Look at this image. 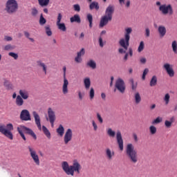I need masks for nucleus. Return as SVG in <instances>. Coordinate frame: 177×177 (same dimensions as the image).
Instances as JSON below:
<instances>
[{"label": "nucleus", "instance_id": "nucleus-1", "mask_svg": "<svg viewBox=\"0 0 177 177\" xmlns=\"http://www.w3.org/2000/svg\"><path fill=\"white\" fill-rule=\"evenodd\" d=\"M61 167L64 172L71 176H74V172L80 174L81 171V165L77 160L73 161V165H68L67 161H64L62 162Z\"/></svg>", "mask_w": 177, "mask_h": 177}, {"label": "nucleus", "instance_id": "nucleus-2", "mask_svg": "<svg viewBox=\"0 0 177 177\" xmlns=\"http://www.w3.org/2000/svg\"><path fill=\"white\" fill-rule=\"evenodd\" d=\"M132 33V28H127L125 29L124 39H120L119 45L123 48H119V53H127L128 48L129 47V39H131V34Z\"/></svg>", "mask_w": 177, "mask_h": 177}, {"label": "nucleus", "instance_id": "nucleus-3", "mask_svg": "<svg viewBox=\"0 0 177 177\" xmlns=\"http://www.w3.org/2000/svg\"><path fill=\"white\" fill-rule=\"evenodd\" d=\"M113 13H114V6H109L105 11V15L102 16L100 21V28H103L104 26L109 24V21L113 20Z\"/></svg>", "mask_w": 177, "mask_h": 177}, {"label": "nucleus", "instance_id": "nucleus-4", "mask_svg": "<svg viewBox=\"0 0 177 177\" xmlns=\"http://www.w3.org/2000/svg\"><path fill=\"white\" fill-rule=\"evenodd\" d=\"M126 156L129 158L130 162L136 164L138 160V151L135 150V147L132 144H128L126 147Z\"/></svg>", "mask_w": 177, "mask_h": 177}, {"label": "nucleus", "instance_id": "nucleus-5", "mask_svg": "<svg viewBox=\"0 0 177 177\" xmlns=\"http://www.w3.org/2000/svg\"><path fill=\"white\" fill-rule=\"evenodd\" d=\"M17 131L19 132L21 138H22V139H24V140H27V138H26V136H24V133H26L27 135H30V136H32V138H33L35 140H37V135L35 134V133H34L32 129L26 126L21 125L18 127L17 128Z\"/></svg>", "mask_w": 177, "mask_h": 177}, {"label": "nucleus", "instance_id": "nucleus-6", "mask_svg": "<svg viewBox=\"0 0 177 177\" xmlns=\"http://www.w3.org/2000/svg\"><path fill=\"white\" fill-rule=\"evenodd\" d=\"M12 131H13V124L12 123H9L6 124H0V132L4 136L10 139V140H13V133H12Z\"/></svg>", "mask_w": 177, "mask_h": 177}, {"label": "nucleus", "instance_id": "nucleus-7", "mask_svg": "<svg viewBox=\"0 0 177 177\" xmlns=\"http://www.w3.org/2000/svg\"><path fill=\"white\" fill-rule=\"evenodd\" d=\"M19 5L16 1H8L6 6V10L8 13L12 14L17 11Z\"/></svg>", "mask_w": 177, "mask_h": 177}, {"label": "nucleus", "instance_id": "nucleus-8", "mask_svg": "<svg viewBox=\"0 0 177 177\" xmlns=\"http://www.w3.org/2000/svg\"><path fill=\"white\" fill-rule=\"evenodd\" d=\"M159 10L162 15H164L165 16H167V15H169V16H172V15H174V8H172V6H171V4L161 5L159 6Z\"/></svg>", "mask_w": 177, "mask_h": 177}, {"label": "nucleus", "instance_id": "nucleus-9", "mask_svg": "<svg viewBox=\"0 0 177 177\" xmlns=\"http://www.w3.org/2000/svg\"><path fill=\"white\" fill-rule=\"evenodd\" d=\"M125 82H124V80L121 78H118L115 84V89H114V92H115V91H118L119 92H120V93H125Z\"/></svg>", "mask_w": 177, "mask_h": 177}, {"label": "nucleus", "instance_id": "nucleus-10", "mask_svg": "<svg viewBox=\"0 0 177 177\" xmlns=\"http://www.w3.org/2000/svg\"><path fill=\"white\" fill-rule=\"evenodd\" d=\"M28 149L29 150L30 157L32 158L35 164H36V165H39V156L37 154V151L30 146L28 147Z\"/></svg>", "mask_w": 177, "mask_h": 177}, {"label": "nucleus", "instance_id": "nucleus-11", "mask_svg": "<svg viewBox=\"0 0 177 177\" xmlns=\"http://www.w3.org/2000/svg\"><path fill=\"white\" fill-rule=\"evenodd\" d=\"M63 71H64V84L62 85V93L64 95H67L68 93V80L67 78H66V66L63 67Z\"/></svg>", "mask_w": 177, "mask_h": 177}, {"label": "nucleus", "instance_id": "nucleus-12", "mask_svg": "<svg viewBox=\"0 0 177 177\" xmlns=\"http://www.w3.org/2000/svg\"><path fill=\"white\" fill-rule=\"evenodd\" d=\"M116 142L120 151H122L124 150V140L122 139V134H121V131H120L116 132Z\"/></svg>", "mask_w": 177, "mask_h": 177}, {"label": "nucleus", "instance_id": "nucleus-13", "mask_svg": "<svg viewBox=\"0 0 177 177\" xmlns=\"http://www.w3.org/2000/svg\"><path fill=\"white\" fill-rule=\"evenodd\" d=\"M48 116L50 124H51V127L52 128H53V127L55 126V121H56V114L55 113L52 108L48 109Z\"/></svg>", "mask_w": 177, "mask_h": 177}, {"label": "nucleus", "instance_id": "nucleus-14", "mask_svg": "<svg viewBox=\"0 0 177 177\" xmlns=\"http://www.w3.org/2000/svg\"><path fill=\"white\" fill-rule=\"evenodd\" d=\"M19 117L21 121H31V115L30 114V111L27 109L22 110Z\"/></svg>", "mask_w": 177, "mask_h": 177}, {"label": "nucleus", "instance_id": "nucleus-15", "mask_svg": "<svg viewBox=\"0 0 177 177\" xmlns=\"http://www.w3.org/2000/svg\"><path fill=\"white\" fill-rule=\"evenodd\" d=\"M71 140H73V130L68 129L64 136V145H68V142Z\"/></svg>", "mask_w": 177, "mask_h": 177}, {"label": "nucleus", "instance_id": "nucleus-16", "mask_svg": "<svg viewBox=\"0 0 177 177\" xmlns=\"http://www.w3.org/2000/svg\"><path fill=\"white\" fill-rule=\"evenodd\" d=\"M163 68L165 69L166 73L168 75L172 78V77L175 76V71H174V68L172 65L169 63H166L163 65Z\"/></svg>", "mask_w": 177, "mask_h": 177}, {"label": "nucleus", "instance_id": "nucleus-17", "mask_svg": "<svg viewBox=\"0 0 177 177\" xmlns=\"http://www.w3.org/2000/svg\"><path fill=\"white\" fill-rule=\"evenodd\" d=\"M32 115L35 118V122L38 128V130L42 131V127L41 126V117H39V115L35 111H32Z\"/></svg>", "mask_w": 177, "mask_h": 177}, {"label": "nucleus", "instance_id": "nucleus-18", "mask_svg": "<svg viewBox=\"0 0 177 177\" xmlns=\"http://www.w3.org/2000/svg\"><path fill=\"white\" fill-rule=\"evenodd\" d=\"M37 66L40 70H41L44 75H46V74H48V65H46L45 62H42L41 60H38L37 61Z\"/></svg>", "mask_w": 177, "mask_h": 177}, {"label": "nucleus", "instance_id": "nucleus-19", "mask_svg": "<svg viewBox=\"0 0 177 177\" xmlns=\"http://www.w3.org/2000/svg\"><path fill=\"white\" fill-rule=\"evenodd\" d=\"M114 156H115V152H114V151L111 150L110 148H106L105 149V157L109 161H111V160L114 158Z\"/></svg>", "mask_w": 177, "mask_h": 177}, {"label": "nucleus", "instance_id": "nucleus-20", "mask_svg": "<svg viewBox=\"0 0 177 177\" xmlns=\"http://www.w3.org/2000/svg\"><path fill=\"white\" fill-rule=\"evenodd\" d=\"M19 93L20 95L19 96L21 97V98L24 99V100H27V99L30 97V93H28V91H27L26 89H20Z\"/></svg>", "mask_w": 177, "mask_h": 177}, {"label": "nucleus", "instance_id": "nucleus-21", "mask_svg": "<svg viewBox=\"0 0 177 177\" xmlns=\"http://www.w3.org/2000/svg\"><path fill=\"white\" fill-rule=\"evenodd\" d=\"M3 86L6 88V89H7V91H12L14 88L13 84H12V82H10V81L8 80H4Z\"/></svg>", "mask_w": 177, "mask_h": 177}, {"label": "nucleus", "instance_id": "nucleus-22", "mask_svg": "<svg viewBox=\"0 0 177 177\" xmlns=\"http://www.w3.org/2000/svg\"><path fill=\"white\" fill-rule=\"evenodd\" d=\"M71 23H77L80 24L81 23V17L79 15H75L73 17L70 18Z\"/></svg>", "mask_w": 177, "mask_h": 177}, {"label": "nucleus", "instance_id": "nucleus-23", "mask_svg": "<svg viewBox=\"0 0 177 177\" xmlns=\"http://www.w3.org/2000/svg\"><path fill=\"white\" fill-rule=\"evenodd\" d=\"M175 122V117L170 118L169 120L165 121V126L166 128H171L172 127V124Z\"/></svg>", "mask_w": 177, "mask_h": 177}, {"label": "nucleus", "instance_id": "nucleus-24", "mask_svg": "<svg viewBox=\"0 0 177 177\" xmlns=\"http://www.w3.org/2000/svg\"><path fill=\"white\" fill-rule=\"evenodd\" d=\"M15 103L17 106L21 107L24 104V100L20 95H17Z\"/></svg>", "mask_w": 177, "mask_h": 177}, {"label": "nucleus", "instance_id": "nucleus-25", "mask_svg": "<svg viewBox=\"0 0 177 177\" xmlns=\"http://www.w3.org/2000/svg\"><path fill=\"white\" fill-rule=\"evenodd\" d=\"M158 31L160 35V37H164L165 34H167V29L165 28V26H160L158 27Z\"/></svg>", "mask_w": 177, "mask_h": 177}, {"label": "nucleus", "instance_id": "nucleus-26", "mask_svg": "<svg viewBox=\"0 0 177 177\" xmlns=\"http://www.w3.org/2000/svg\"><path fill=\"white\" fill-rule=\"evenodd\" d=\"M84 88L88 90L91 88V79L89 77H86L84 80Z\"/></svg>", "mask_w": 177, "mask_h": 177}, {"label": "nucleus", "instance_id": "nucleus-27", "mask_svg": "<svg viewBox=\"0 0 177 177\" xmlns=\"http://www.w3.org/2000/svg\"><path fill=\"white\" fill-rule=\"evenodd\" d=\"M41 129L46 138H48V139H50V132L49 131L48 128H46V127L45 126H42Z\"/></svg>", "mask_w": 177, "mask_h": 177}, {"label": "nucleus", "instance_id": "nucleus-28", "mask_svg": "<svg viewBox=\"0 0 177 177\" xmlns=\"http://www.w3.org/2000/svg\"><path fill=\"white\" fill-rule=\"evenodd\" d=\"M57 133L59 136H63L64 135V127H63V125L60 124L59 127L57 129Z\"/></svg>", "mask_w": 177, "mask_h": 177}, {"label": "nucleus", "instance_id": "nucleus-29", "mask_svg": "<svg viewBox=\"0 0 177 177\" xmlns=\"http://www.w3.org/2000/svg\"><path fill=\"white\" fill-rule=\"evenodd\" d=\"M57 26L61 31L65 32L67 30V28H66V24L64 23L59 22V24H57Z\"/></svg>", "mask_w": 177, "mask_h": 177}, {"label": "nucleus", "instance_id": "nucleus-30", "mask_svg": "<svg viewBox=\"0 0 177 177\" xmlns=\"http://www.w3.org/2000/svg\"><path fill=\"white\" fill-rule=\"evenodd\" d=\"M134 99L136 104H139V103L142 102V97H140V94L139 93H136L134 95Z\"/></svg>", "mask_w": 177, "mask_h": 177}, {"label": "nucleus", "instance_id": "nucleus-31", "mask_svg": "<svg viewBox=\"0 0 177 177\" xmlns=\"http://www.w3.org/2000/svg\"><path fill=\"white\" fill-rule=\"evenodd\" d=\"M149 85L150 86H156L157 85V76L154 75L152 77Z\"/></svg>", "mask_w": 177, "mask_h": 177}, {"label": "nucleus", "instance_id": "nucleus-32", "mask_svg": "<svg viewBox=\"0 0 177 177\" xmlns=\"http://www.w3.org/2000/svg\"><path fill=\"white\" fill-rule=\"evenodd\" d=\"M87 66H88V67H90L91 68H93V70H95V68H96V62L91 59L87 62Z\"/></svg>", "mask_w": 177, "mask_h": 177}, {"label": "nucleus", "instance_id": "nucleus-33", "mask_svg": "<svg viewBox=\"0 0 177 177\" xmlns=\"http://www.w3.org/2000/svg\"><path fill=\"white\" fill-rule=\"evenodd\" d=\"M171 48L174 53L175 55H177V41H173L171 43Z\"/></svg>", "mask_w": 177, "mask_h": 177}, {"label": "nucleus", "instance_id": "nucleus-34", "mask_svg": "<svg viewBox=\"0 0 177 177\" xmlns=\"http://www.w3.org/2000/svg\"><path fill=\"white\" fill-rule=\"evenodd\" d=\"M87 20L89 23V27L90 28H92V23L93 21V17L91 14L87 15Z\"/></svg>", "mask_w": 177, "mask_h": 177}, {"label": "nucleus", "instance_id": "nucleus-35", "mask_svg": "<svg viewBox=\"0 0 177 177\" xmlns=\"http://www.w3.org/2000/svg\"><path fill=\"white\" fill-rule=\"evenodd\" d=\"M45 30L46 35H48V37H52V30L50 29V26H45Z\"/></svg>", "mask_w": 177, "mask_h": 177}, {"label": "nucleus", "instance_id": "nucleus-36", "mask_svg": "<svg viewBox=\"0 0 177 177\" xmlns=\"http://www.w3.org/2000/svg\"><path fill=\"white\" fill-rule=\"evenodd\" d=\"M120 5H121V6H124L126 8H129L130 5H131V1H120Z\"/></svg>", "mask_w": 177, "mask_h": 177}, {"label": "nucleus", "instance_id": "nucleus-37", "mask_svg": "<svg viewBox=\"0 0 177 177\" xmlns=\"http://www.w3.org/2000/svg\"><path fill=\"white\" fill-rule=\"evenodd\" d=\"M90 9L91 10H92V9H96L97 10V9H99V4L96 2L91 3L90 5Z\"/></svg>", "mask_w": 177, "mask_h": 177}, {"label": "nucleus", "instance_id": "nucleus-38", "mask_svg": "<svg viewBox=\"0 0 177 177\" xmlns=\"http://www.w3.org/2000/svg\"><path fill=\"white\" fill-rule=\"evenodd\" d=\"M169 99H171V96L169 95V93H166L164 97V101L165 104H169Z\"/></svg>", "mask_w": 177, "mask_h": 177}, {"label": "nucleus", "instance_id": "nucleus-39", "mask_svg": "<svg viewBox=\"0 0 177 177\" xmlns=\"http://www.w3.org/2000/svg\"><path fill=\"white\" fill-rule=\"evenodd\" d=\"M16 46L12 45V44H8L4 46V50H13Z\"/></svg>", "mask_w": 177, "mask_h": 177}, {"label": "nucleus", "instance_id": "nucleus-40", "mask_svg": "<svg viewBox=\"0 0 177 177\" xmlns=\"http://www.w3.org/2000/svg\"><path fill=\"white\" fill-rule=\"evenodd\" d=\"M149 132L151 135H156V133H157V128H156V127L154 126H151L149 127Z\"/></svg>", "mask_w": 177, "mask_h": 177}, {"label": "nucleus", "instance_id": "nucleus-41", "mask_svg": "<svg viewBox=\"0 0 177 177\" xmlns=\"http://www.w3.org/2000/svg\"><path fill=\"white\" fill-rule=\"evenodd\" d=\"M107 134L111 138H114L115 136V131H113V129H109L107 130Z\"/></svg>", "mask_w": 177, "mask_h": 177}, {"label": "nucleus", "instance_id": "nucleus-42", "mask_svg": "<svg viewBox=\"0 0 177 177\" xmlns=\"http://www.w3.org/2000/svg\"><path fill=\"white\" fill-rule=\"evenodd\" d=\"M145 49V42L140 41V45L138 48V52L140 53Z\"/></svg>", "mask_w": 177, "mask_h": 177}, {"label": "nucleus", "instance_id": "nucleus-43", "mask_svg": "<svg viewBox=\"0 0 177 177\" xmlns=\"http://www.w3.org/2000/svg\"><path fill=\"white\" fill-rule=\"evenodd\" d=\"M129 82H130V84L131 85V88H132L133 91L136 90V88L138 87V84H135V82H133V79H131L129 80Z\"/></svg>", "mask_w": 177, "mask_h": 177}, {"label": "nucleus", "instance_id": "nucleus-44", "mask_svg": "<svg viewBox=\"0 0 177 177\" xmlns=\"http://www.w3.org/2000/svg\"><path fill=\"white\" fill-rule=\"evenodd\" d=\"M46 23V19L44 17V16L41 14L40 16L39 24L41 26H44V24H45Z\"/></svg>", "mask_w": 177, "mask_h": 177}, {"label": "nucleus", "instance_id": "nucleus-45", "mask_svg": "<svg viewBox=\"0 0 177 177\" xmlns=\"http://www.w3.org/2000/svg\"><path fill=\"white\" fill-rule=\"evenodd\" d=\"M89 96H90V99L91 100H92V99H93V97H95V89H93V87H91L90 89Z\"/></svg>", "mask_w": 177, "mask_h": 177}, {"label": "nucleus", "instance_id": "nucleus-46", "mask_svg": "<svg viewBox=\"0 0 177 177\" xmlns=\"http://www.w3.org/2000/svg\"><path fill=\"white\" fill-rule=\"evenodd\" d=\"M40 6H48L49 5V1H39Z\"/></svg>", "mask_w": 177, "mask_h": 177}, {"label": "nucleus", "instance_id": "nucleus-47", "mask_svg": "<svg viewBox=\"0 0 177 177\" xmlns=\"http://www.w3.org/2000/svg\"><path fill=\"white\" fill-rule=\"evenodd\" d=\"M149 73V68H145L143 71L142 76V80L145 81L146 80V75Z\"/></svg>", "mask_w": 177, "mask_h": 177}, {"label": "nucleus", "instance_id": "nucleus-48", "mask_svg": "<svg viewBox=\"0 0 177 177\" xmlns=\"http://www.w3.org/2000/svg\"><path fill=\"white\" fill-rule=\"evenodd\" d=\"M9 56H11V57H13V59H15V60H17V59H19V55L15 53H8Z\"/></svg>", "mask_w": 177, "mask_h": 177}, {"label": "nucleus", "instance_id": "nucleus-49", "mask_svg": "<svg viewBox=\"0 0 177 177\" xmlns=\"http://www.w3.org/2000/svg\"><path fill=\"white\" fill-rule=\"evenodd\" d=\"M162 121V118L158 117L152 122V124H160Z\"/></svg>", "mask_w": 177, "mask_h": 177}, {"label": "nucleus", "instance_id": "nucleus-50", "mask_svg": "<svg viewBox=\"0 0 177 177\" xmlns=\"http://www.w3.org/2000/svg\"><path fill=\"white\" fill-rule=\"evenodd\" d=\"M77 93H78L79 100H82V99H84V96H85V94L82 93L81 91H77Z\"/></svg>", "mask_w": 177, "mask_h": 177}, {"label": "nucleus", "instance_id": "nucleus-51", "mask_svg": "<svg viewBox=\"0 0 177 177\" xmlns=\"http://www.w3.org/2000/svg\"><path fill=\"white\" fill-rule=\"evenodd\" d=\"M37 15H38V10L37 8L32 9V16L34 17H37Z\"/></svg>", "mask_w": 177, "mask_h": 177}, {"label": "nucleus", "instance_id": "nucleus-52", "mask_svg": "<svg viewBox=\"0 0 177 177\" xmlns=\"http://www.w3.org/2000/svg\"><path fill=\"white\" fill-rule=\"evenodd\" d=\"M97 118L100 124H103V118H102V115H100V113H97Z\"/></svg>", "mask_w": 177, "mask_h": 177}, {"label": "nucleus", "instance_id": "nucleus-53", "mask_svg": "<svg viewBox=\"0 0 177 177\" xmlns=\"http://www.w3.org/2000/svg\"><path fill=\"white\" fill-rule=\"evenodd\" d=\"M73 8L75 12H80L81 10V7L78 4H75Z\"/></svg>", "mask_w": 177, "mask_h": 177}, {"label": "nucleus", "instance_id": "nucleus-54", "mask_svg": "<svg viewBox=\"0 0 177 177\" xmlns=\"http://www.w3.org/2000/svg\"><path fill=\"white\" fill-rule=\"evenodd\" d=\"M84 55H85V49L82 48L81 50L77 53V56H80L81 57L82 56H84Z\"/></svg>", "mask_w": 177, "mask_h": 177}, {"label": "nucleus", "instance_id": "nucleus-55", "mask_svg": "<svg viewBox=\"0 0 177 177\" xmlns=\"http://www.w3.org/2000/svg\"><path fill=\"white\" fill-rule=\"evenodd\" d=\"M62 17H63V16L62 15V14L59 13L58 16H57V24H59L62 21Z\"/></svg>", "mask_w": 177, "mask_h": 177}, {"label": "nucleus", "instance_id": "nucleus-56", "mask_svg": "<svg viewBox=\"0 0 177 177\" xmlns=\"http://www.w3.org/2000/svg\"><path fill=\"white\" fill-rule=\"evenodd\" d=\"M145 37L147 38H149V37H150V29H149V28H147L145 29Z\"/></svg>", "mask_w": 177, "mask_h": 177}, {"label": "nucleus", "instance_id": "nucleus-57", "mask_svg": "<svg viewBox=\"0 0 177 177\" xmlns=\"http://www.w3.org/2000/svg\"><path fill=\"white\" fill-rule=\"evenodd\" d=\"M75 61L76 63H81V62H82V58H81L80 56L77 55V57L75 58Z\"/></svg>", "mask_w": 177, "mask_h": 177}, {"label": "nucleus", "instance_id": "nucleus-58", "mask_svg": "<svg viewBox=\"0 0 177 177\" xmlns=\"http://www.w3.org/2000/svg\"><path fill=\"white\" fill-rule=\"evenodd\" d=\"M92 125L93 127L94 131H97V124H96V122H95V120L92 121Z\"/></svg>", "mask_w": 177, "mask_h": 177}, {"label": "nucleus", "instance_id": "nucleus-59", "mask_svg": "<svg viewBox=\"0 0 177 177\" xmlns=\"http://www.w3.org/2000/svg\"><path fill=\"white\" fill-rule=\"evenodd\" d=\"M13 38H12V37L10 36H5L4 37V41H12Z\"/></svg>", "mask_w": 177, "mask_h": 177}, {"label": "nucleus", "instance_id": "nucleus-60", "mask_svg": "<svg viewBox=\"0 0 177 177\" xmlns=\"http://www.w3.org/2000/svg\"><path fill=\"white\" fill-rule=\"evenodd\" d=\"M99 44L101 48H103V46H104V44H103V39L102 37L99 38Z\"/></svg>", "mask_w": 177, "mask_h": 177}, {"label": "nucleus", "instance_id": "nucleus-61", "mask_svg": "<svg viewBox=\"0 0 177 177\" xmlns=\"http://www.w3.org/2000/svg\"><path fill=\"white\" fill-rule=\"evenodd\" d=\"M140 63H142V64H145L146 63V58H145V57L140 58Z\"/></svg>", "mask_w": 177, "mask_h": 177}, {"label": "nucleus", "instance_id": "nucleus-62", "mask_svg": "<svg viewBox=\"0 0 177 177\" xmlns=\"http://www.w3.org/2000/svg\"><path fill=\"white\" fill-rule=\"evenodd\" d=\"M133 138L135 142H138V135H136V133L133 134Z\"/></svg>", "mask_w": 177, "mask_h": 177}, {"label": "nucleus", "instance_id": "nucleus-63", "mask_svg": "<svg viewBox=\"0 0 177 177\" xmlns=\"http://www.w3.org/2000/svg\"><path fill=\"white\" fill-rule=\"evenodd\" d=\"M24 35L26 38L29 39L30 38V33H28V32L25 31L24 32Z\"/></svg>", "mask_w": 177, "mask_h": 177}, {"label": "nucleus", "instance_id": "nucleus-64", "mask_svg": "<svg viewBox=\"0 0 177 177\" xmlns=\"http://www.w3.org/2000/svg\"><path fill=\"white\" fill-rule=\"evenodd\" d=\"M101 97L104 100H106V94L104 93H101Z\"/></svg>", "mask_w": 177, "mask_h": 177}]
</instances>
